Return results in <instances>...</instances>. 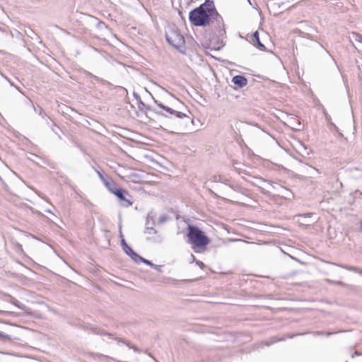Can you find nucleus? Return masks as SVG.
Segmentation results:
<instances>
[{
    "mask_svg": "<svg viewBox=\"0 0 362 362\" xmlns=\"http://www.w3.org/2000/svg\"><path fill=\"white\" fill-rule=\"evenodd\" d=\"M189 20L194 26H207L214 22L221 23L222 17L218 13L212 0H206L199 6L192 10L189 13Z\"/></svg>",
    "mask_w": 362,
    "mask_h": 362,
    "instance_id": "obj_1",
    "label": "nucleus"
},
{
    "mask_svg": "<svg viewBox=\"0 0 362 362\" xmlns=\"http://www.w3.org/2000/svg\"><path fill=\"white\" fill-rule=\"evenodd\" d=\"M189 238L192 248L197 252V250L204 249L209 243V238L197 227L189 226L187 228Z\"/></svg>",
    "mask_w": 362,
    "mask_h": 362,
    "instance_id": "obj_2",
    "label": "nucleus"
},
{
    "mask_svg": "<svg viewBox=\"0 0 362 362\" xmlns=\"http://www.w3.org/2000/svg\"><path fill=\"white\" fill-rule=\"evenodd\" d=\"M166 40L170 45L177 49H180L185 45V39L182 34L177 30H171L166 33Z\"/></svg>",
    "mask_w": 362,
    "mask_h": 362,
    "instance_id": "obj_3",
    "label": "nucleus"
},
{
    "mask_svg": "<svg viewBox=\"0 0 362 362\" xmlns=\"http://www.w3.org/2000/svg\"><path fill=\"white\" fill-rule=\"evenodd\" d=\"M113 194L122 202H124V205L126 206L132 205V202L127 199V196H129L128 192L121 188H117L115 189V191L113 192Z\"/></svg>",
    "mask_w": 362,
    "mask_h": 362,
    "instance_id": "obj_4",
    "label": "nucleus"
},
{
    "mask_svg": "<svg viewBox=\"0 0 362 362\" xmlns=\"http://www.w3.org/2000/svg\"><path fill=\"white\" fill-rule=\"evenodd\" d=\"M98 174L100 178V180L103 181V184L105 185V187L108 189V190L113 194V192L117 189L118 187H117L116 183L111 179H105L104 176L100 173L98 172Z\"/></svg>",
    "mask_w": 362,
    "mask_h": 362,
    "instance_id": "obj_5",
    "label": "nucleus"
},
{
    "mask_svg": "<svg viewBox=\"0 0 362 362\" xmlns=\"http://www.w3.org/2000/svg\"><path fill=\"white\" fill-rule=\"evenodd\" d=\"M232 82L239 88H243L247 86V79L243 76L237 75L233 77Z\"/></svg>",
    "mask_w": 362,
    "mask_h": 362,
    "instance_id": "obj_6",
    "label": "nucleus"
},
{
    "mask_svg": "<svg viewBox=\"0 0 362 362\" xmlns=\"http://www.w3.org/2000/svg\"><path fill=\"white\" fill-rule=\"evenodd\" d=\"M162 108L164 109L165 111L170 112V114L175 115L176 117H177L179 118H183L184 117L186 116L185 114L180 112L175 111L168 107L162 106Z\"/></svg>",
    "mask_w": 362,
    "mask_h": 362,
    "instance_id": "obj_7",
    "label": "nucleus"
},
{
    "mask_svg": "<svg viewBox=\"0 0 362 362\" xmlns=\"http://www.w3.org/2000/svg\"><path fill=\"white\" fill-rule=\"evenodd\" d=\"M122 245L123 246V248L124 250V251L130 256H136V254L132 250V249L131 247H129L127 243H125V240H122Z\"/></svg>",
    "mask_w": 362,
    "mask_h": 362,
    "instance_id": "obj_8",
    "label": "nucleus"
},
{
    "mask_svg": "<svg viewBox=\"0 0 362 362\" xmlns=\"http://www.w3.org/2000/svg\"><path fill=\"white\" fill-rule=\"evenodd\" d=\"M252 40L254 42H257V46L261 49H264V46L261 43V42L259 41V33L257 31H256L253 35H252Z\"/></svg>",
    "mask_w": 362,
    "mask_h": 362,
    "instance_id": "obj_9",
    "label": "nucleus"
},
{
    "mask_svg": "<svg viewBox=\"0 0 362 362\" xmlns=\"http://www.w3.org/2000/svg\"><path fill=\"white\" fill-rule=\"evenodd\" d=\"M0 338L2 339H10L9 336L0 332Z\"/></svg>",
    "mask_w": 362,
    "mask_h": 362,
    "instance_id": "obj_10",
    "label": "nucleus"
}]
</instances>
